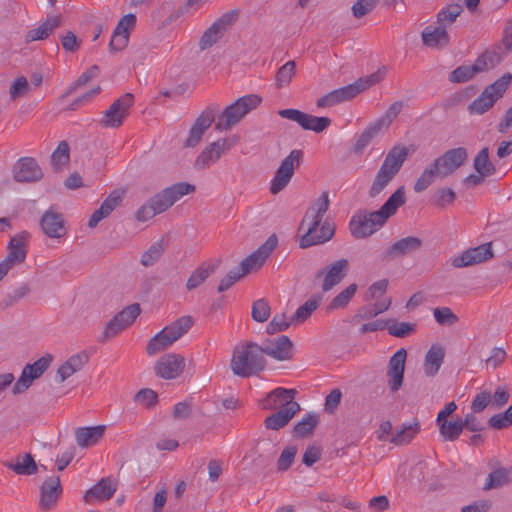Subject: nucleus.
<instances>
[{"mask_svg":"<svg viewBox=\"0 0 512 512\" xmlns=\"http://www.w3.org/2000/svg\"><path fill=\"white\" fill-rule=\"evenodd\" d=\"M329 208V194L324 191L320 197L307 210L300 229L306 227V232L300 239V247L308 248L315 245L323 244L334 236L335 227L329 222H324L318 229L322 219Z\"/></svg>","mask_w":512,"mask_h":512,"instance_id":"f257e3e1","label":"nucleus"},{"mask_svg":"<svg viewBox=\"0 0 512 512\" xmlns=\"http://www.w3.org/2000/svg\"><path fill=\"white\" fill-rule=\"evenodd\" d=\"M195 191V186L179 182L165 188L143 204L136 212V219L141 222L152 219L157 214L165 212L183 196Z\"/></svg>","mask_w":512,"mask_h":512,"instance_id":"f03ea898","label":"nucleus"},{"mask_svg":"<svg viewBox=\"0 0 512 512\" xmlns=\"http://www.w3.org/2000/svg\"><path fill=\"white\" fill-rule=\"evenodd\" d=\"M266 365L261 346L253 342L235 347L230 362L232 372L243 378L256 375Z\"/></svg>","mask_w":512,"mask_h":512,"instance_id":"7ed1b4c3","label":"nucleus"},{"mask_svg":"<svg viewBox=\"0 0 512 512\" xmlns=\"http://www.w3.org/2000/svg\"><path fill=\"white\" fill-rule=\"evenodd\" d=\"M262 102V98L256 94H249L237 99L227 106L218 116L215 129L219 131L229 130L239 123L250 111L256 109Z\"/></svg>","mask_w":512,"mask_h":512,"instance_id":"20e7f679","label":"nucleus"},{"mask_svg":"<svg viewBox=\"0 0 512 512\" xmlns=\"http://www.w3.org/2000/svg\"><path fill=\"white\" fill-rule=\"evenodd\" d=\"M193 320L190 316H183L173 324L166 326L159 333L150 339L147 345V353L155 355L182 337L192 326Z\"/></svg>","mask_w":512,"mask_h":512,"instance_id":"39448f33","label":"nucleus"},{"mask_svg":"<svg viewBox=\"0 0 512 512\" xmlns=\"http://www.w3.org/2000/svg\"><path fill=\"white\" fill-rule=\"evenodd\" d=\"M384 225V205L377 211H358L350 222L351 235L356 239H363L371 236Z\"/></svg>","mask_w":512,"mask_h":512,"instance_id":"423d86ee","label":"nucleus"},{"mask_svg":"<svg viewBox=\"0 0 512 512\" xmlns=\"http://www.w3.org/2000/svg\"><path fill=\"white\" fill-rule=\"evenodd\" d=\"M302 158L303 152L295 149L282 160L270 182V192L272 194H278L288 185L294 175L295 168L300 165Z\"/></svg>","mask_w":512,"mask_h":512,"instance_id":"0eeeda50","label":"nucleus"},{"mask_svg":"<svg viewBox=\"0 0 512 512\" xmlns=\"http://www.w3.org/2000/svg\"><path fill=\"white\" fill-rule=\"evenodd\" d=\"M238 16V10H230L217 18L200 38V49L205 50L217 43V41L235 24Z\"/></svg>","mask_w":512,"mask_h":512,"instance_id":"6e6552de","label":"nucleus"},{"mask_svg":"<svg viewBox=\"0 0 512 512\" xmlns=\"http://www.w3.org/2000/svg\"><path fill=\"white\" fill-rule=\"evenodd\" d=\"M367 305L358 310L353 320H370L384 312V280L373 283L366 292Z\"/></svg>","mask_w":512,"mask_h":512,"instance_id":"1a4fd4ad","label":"nucleus"},{"mask_svg":"<svg viewBox=\"0 0 512 512\" xmlns=\"http://www.w3.org/2000/svg\"><path fill=\"white\" fill-rule=\"evenodd\" d=\"M133 104L134 95L131 93H126L116 99L104 112L103 117L100 120L101 126L106 128L120 127L128 116L129 110Z\"/></svg>","mask_w":512,"mask_h":512,"instance_id":"9d476101","label":"nucleus"},{"mask_svg":"<svg viewBox=\"0 0 512 512\" xmlns=\"http://www.w3.org/2000/svg\"><path fill=\"white\" fill-rule=\"evenodd\" d=\"M52 361L53 356L51 354H46L33 364H27L23 368L19 379L12 388L13 394H21L27 390L32 385V382L39 378L49 368Z\"/></svg>","mask_w":512,"mask_h":512,"instance_id":"9b49d317","label":"nucleus"},{"mask_svg":"<svg viewBox=\"0 0 512 512\" xmlns=\"http://www.w3.org/2000/svg\"><path fill=\"white\" fill-rule=\"evenodd\" d=\"M278 114L285 119L298 123L303 129L320 133L327 129L331 124L328 117H317L304 113L297 109H283Z\"/></svg>","mask_w":512,"mask_h":512,"instance_id":"f8f14e48","label":"nucleus"},{"mask_svg":"<svg viewBox=\"0 0 512 512\" xmlns=\"http://www.w3.org/2000/svg\"><path fill=\"white\" fill-rule=\"evenodd\" d=\"M276 246L277 237L273 234L269 236L265 243H263L256 251L252 252L240 262L238 269L241 274L245 276L251 271L259 269Z\"/></svg>","mask_w":512,"mask_h":512,"instance_id":"ddd939ff","label":"nucleus"},{"mask_svg":"<svg viewBox=\"0 0 512 512\" xmlns=\"http://www.w3.org/2000/svg\"><path fill=\"white\" fill-rule=\"evenodd\" d=\"M218 112L219 106L211 104L198 116L190 128L185 141L186 147H195L200 143L205 131L212 125Z\"/></svg>","mask_w":512,"mask_h":512,"instance_id":"4468645a","label":"nucleus"},{"mask_svg":"<svg viewBox=\"0 0 512 512\" xmlns=\"http://www.w3.org/2000/svg\"><path fill=\"white\" fill-rule=\"evenodd\" d=\"M493 256L491 244H483L474 248L467 249L461 254L450 259V263L455 268H464L482 263Z\"/></svg>","mask_w":512,"mask_h":512,"instance_id":"2eb2a0df","label":"nucleus"},{"mask_svg":"<svg viewBox=\"0 0 512 512\" xmlns=\"http://www.w3.org/2000/svg\"><path fill=\"white\" fill-rule=\"evenodd\" d=\"M407 351L404 348L398 349L390 358L388 363V386L391 391H398L403 384Z\"/></svg>","mask_w":512,"mask_h":512,"instance_id":"dca6fc26","label":"nucleus"},{"mask_svg":"<svg viewBox=\"0 0 512 512\" xmlns=\"http://www.w3.org/2000/svg\"><path fill=\"white\" fill-rule=\"evenodd\" d=\"M231 143L225 139H218L207 146L196 158L195 167L204 170L215 164L221 156L231 149Z\"/></svg>","mask_w":512,"mask_h":512,"instance_id":"f3484780","label":"nucleus"},{"mask_svg":"<svg viewBox=\"0 0 512 512\" xmlns=\"http://www.w3.org/2000/svg\"><path fill=\"white\" fill-rule=\"evenodd\" d=\"M185 359L179 354L169 353L162 356L155 364L157 376L163 379H175L183 371Z\"/></svg>","mask_w":512,"mask_h":512,"instance_id":"a211bd4d","label":"nucleus"},{"mask_svg":"<svg viewBox=\"0 0 512 512\" xmlns=\"http://www.w3.org/2000/svg\"><path fill=\"white\" fill-rule=\"evenodd\" d=\"M348 270L349 261L342 258L328 265L325 269L318 271L317 277L324 276L322 290L324 292L330 291L344 279Z\"/></svg>","mask_w":512,"mask_h":512,"instance_id":"6ab92c4d","label":"nucleus"},{"mask_svg":"<svg viewBox=\"0 0 512 512\" xmlns=\"http://www.w3.org/2000/svg\"><path fill=\"white\" fill-rule=\"evenodd\" d=\"M296 391L294 389L276 388L260 400L259 405L262 409L273 410L280 408H292V405H299L294 401Z\"/></svg>","mask_w":512,"mask_h":512,"instance_id":"aec40b11","label":"nucleus"},{"mask_svg":"<svg viewBox=\"0 0 512 512\" xmlns=\"http://www.w3.org/2000/svg\"><path fill=\"white\" fill-rule=\"evenodd\" d=\"M14 179L17 182H36L43 178V171L32 157L20 158L13 168Z\"/></svg>","mask_w":512,"mask_h":512,"instance_id":"412c9836","label":"nucleus"},{"mask_svg":"<svg viewBox=\"0 0 512 512\" xmlns=\"http://www.w3.org/2000/svg\"><path fill=\"white\" fill-rule=\"evenodd\" d=\"M467 159V151L463 147L450 149L441 157L434 160V163L440 170L441 177L452 174Z\"/></svg>","mask_w":512,"mask_h":512,"instance_id":"4be33fe9","label":"nucleus"},{"mask_svg":"<svg viewBox=\"0 0 512 512\" xmlns=\"http://www.w3.org/2000/svg\"><path fill=\"white\" fill-rule=\"evenodd\" d=\"M30 237L27 231H22L11 237L8 243V254L3 260L10 267L24 262L27 255L26 244Z\"/></svg>","mask_w":512,"mask_h":512,"instance_id":"5701e85b","label":"nucleus"},{"mask_svg":"<svg viewBox=\"0 0 512 512\" xmlns=\"http://www.w3.org/2000/svg\"><path fill=\"white\" fill-rule=\"evenodd\" d=\"M40 491V509L44 511L51 510L56 505L62 493V486L59 476H52L47 478L41 485Z\"/></svg>","mask_w":512,"mask_h":512,"instance_id":"b1692460","label":"nucleus"},{"mask_svg":"<svg viewBox=\"0 0 512 512\" xmlns=\"http://www.w3.org/2000/svg\"><path fill=\"white\" fill-rule=\"evenodd\" d=\"M42 231L50 238H61L66 234L64 219L62 214L47 210L40 221Z\"/></svg>","mask_w":512,"mask_h":512,"instance_id":"393cba45","label":"nucleus"},{"mask_svg":"<svg viewBox=\"0 0 512 512\" xmlns=\"http://www.w3.org/2000/svg\"><path fill=\"white\" fill-rule=\"evenodd\" d=\"M116 492V484L109 478L100 479L93 487L86 491L84 500L86 503L106 501L111 499Z\"/></svg>","mask_w":512,"mask_h":512,"instance_id":"a878e982","label":"nucleus"},{"mask_svg":"<svg viewBox=\"0 0 512 512\" xmlns=\"http://www.w3.org/2000/svg\"><path fill=\"white\" fill-rule=\"evenodd\" d=\"M262 354H266L276 360H288L292 357V342L287 336L278 337L275 342H267L261 346Z\"/></svg>","mask_w":512,"mask_h":512,"instance_id":"bb28decb","label":"nucleus"},{"mask_svg":"<svg viewBox=\"0 0 512 512\" xmlns=\"http://www.w3.org/2000/svg\"><path fill=\"white\" fill-rule=\"evenodd\" d=\"M409 155L404 145L394 146L386 155V184L399 172Z\"/></svg>","mask_w":512,"mask_h":512,"instance_id":"cd10ccee","label":"nucleus"},{"mask_svg":"<svg viewBox=\"0 0 512 512\" xmlns=\"http://www.w3.org/2000/svg\"><path fill=\"white\" fill-rule=\"evenodd\" d=\"M423 44L430 48L446 47L450 42V37L444 25L427 26L421 33Z\"/></svg>","mask_w":512,"mask_h":512,"instance_id":"c85d7f7f","label":"nucleus"},{"mask_svg":"<svg viewBox=\"0 0 512 512\" xmlns=\"http://www.w3.org/2000/svg\"><path fill=\"white\" fill-rule=\"evenodd\" d=\"M62 24L60 16H49L38 27L30 29L25 35V42L47 39Z\"/></svg>","mask_w":512,"mask_h":512,"instance_id":"c756f323","label":"nucleus"},{"mask_svg":"<svg viewBox=\"0 0 512 512\" xmlns=\"http://www.w3.org/2000/svg\"><path fill=\"white\" fill-rule=\"evenodd\" d=\"M422 246V241L418 237L408 236L396 241L386 250V257L397 258L411 254L419 250Z\"/></svg>","mask_w":512,"mask_h":512,"instance_id":"7c9ffc66","label":"nucleus"},{"mask_svg":"<svg viewBox=\"0 0 512 512\" xmlns=\"http://www.w3.org/2000/svg\"><path fill=\"white\" fill-rule=\"evenodd\" d=\"M420 431V422L418 420H414L411 423L402 424L400 429H397L394 433H392L388 440L390 443L396 446L408 445L420 433Z\"/></svg>","mask_w":512,"mask_h":512,"instance_id":"2f4dec72","label":"nucleus"},{"mask_svg":"<svg viewBox=\"0 0 512 512\" xmlns=\"http://www.w3.org/2000/svg\"><path fill=\"white\" fill-rule=\"evenodd\" d=\"M121 195L118 191H114L112 192L104 201L103 203L101 204V206L95 210L93 212V214L91 215L90 219H89V222H88V226L90 228H94L98 225V223L108 217L111 212L117 207L119 206V204L121 203Z\"/></svg>","mask_w":512,"mask_h":512,"instance_id":"473e14b6","label":"nucleus"},{"mask_svg":"<svg viewBox=\"0 0 512 512\" xmlns=\"http://www.w3.org/2000/svg\"><path fill=\"white\" fill-rule=\"evenodd\" d=\"M4 466L17 475L30 476L36 474L38 470L35 460L29 453L18 455L14 459L4 462Z\"/></svg>","mask_w":512,"mask_h":512,"instance_id":"72a5a7b5","label":"nucleus"},{"mask_svg":"<svg viewBox=\"0 0 512 512\" xmlns=\"http://www.w3.org/2000/svg\"><path fill=\"white\" fill-rule=\"evenodd\" d=\"M504 58L505 56L502 53V46L499 45L483 52L478 56L474 64L478 73H481L496 67Z\"/></svg>","mask_w":512,"mask_h":512,"instance_id":"f704fd0d","label":"nucleus"},{"mask_svg":"<svg viewBox=\"0 0 512 512\" xmlns=\"http://www.w3.org/2000/svg\"><path fill=\"white\" fill-rule=\"evenodd\" d=\"M299 410L300 405H292V408H280L265 419V427L270 430H279L285 427Z\"/></svg>","mask_w":512,"mask_h":512,"instance_id":"c9c22d12","label":"nucleus"},{"mask_svg":"<svg viewBox=\"0 0 512 512\" xmlns=\"http://www.w3.org/2000/svg\"><path fill=\"white\" fill-rule=\"evenodd\" d=\"M104 431V425L80 427L75 431L76 442L83 448L93 446L103 437Z\"/></svg>","mask_w":512,"mask_h":512,"instance_id":"e433bc0d","label":"nucleus"},{"mask_svg":"<svg viewBox=\"0 0 512 512\" xmlns=\"http://www.w3.org/2000/svg\"><path fill=\"white\" fill-rule=\"evenodd\" d=\"M445 352L441 346L433 345L427 352L424 361V372L428 376H434L440 369Z\"/></svg>","mask_w":512,"mask_h":512,"instance_id":"4c0bfd02","label":"nucleus"},{"mask_svg":"<svg viewBox=\"0 0 512 512\" xmlns=\"http://www.w3.org/2000/svg\"><path fill=\"white\" fill-rule=\"evenodd\" d=\"M373 81L372 79H359L355 83L335 89V93L337 94L340 102H345L352 100L355 98L359 93L367 89L372 85Z\"/></svg>","mask_w":512,"mask_h":512,"instance_id":"58836bf2","label":"nucleus"},{"mask_svg":"<svg viewBox=\"0 0 512 512\" xmlns=\"http://www.w3.org/2000/svg\"><path fill=\"white\" fill-rule=\"evenodd\" d=\"M373 81L372 79H359L355 83L335 89V93L337 94L340 102H345L352 100L355 98L359 93L367 89L372 85Z\"/></svg>","mask_w":512,"mask_h":512,"instance_id":"ea45409f","label":"nucleus"},{"mask_svg":"<svg viewBox=\"0 0 512 512\" xmlns=\"http://www.w3.org/2000/svg\"><path fill=\"white\" fill-rule=\"evenodd\" d=\"M218 263H204L192 272L187 280L186 287L192 290L200 286L211 274H213Z\"/></svg>","mask_w":512,"mask_h":512,"instance_id":"a19ab883","label":"nucleus"},{"mask_svg":"<svg viewBox=\"0 0 512 512\" xmlns=\"http://www.w3.org/2000/svg\"><path fill=\"white\" fill-rule=\"evenodd\" d=\"M319 422V417L316 413H307L301 421L294 426V435L296 437L304 438L310 436Z\"/></svg>","mask_w":512,"mask_h":512,"instance_id":"79ce46f5","label":"nucleus"},{"mask_svg":"<svg viewBox=\"0 0 512 512\" xmlns=\"http://www.w3.org/2000/svg\"><path fill=\"white\" fill-rule=\"evenodd\" d=\"M473 167L477 173L491 176L495 173L496 168L489 159L488 147L482 148L474 158Z\"/></svg>","mask_w":512,"mask_h":512,"instance_id":"37998d69","label":"nucleus"},{"mask_svg":"<svg viewBox=\"0 0 512 512\" xmlns=\"http://www.w3.org/2000/svg\"><path fill=\"white\" fill-rule=\"evenodd\" d=\"M383 119L380 118L378 121L370 126H368L363 133L359 136L355 146V153H361L374 139L377 135H379L382 128Z\"/></svg>","mask_w":512,"mask_h":512,"instance_id":"c03bdc74","label":"nucleus"},{"mask_svg":"<svg viewBox=\"0 0 512 512\" xmlns=\"http://www.w3.org/2000/svg\"><path fill=\"white\" fill-rule=\"evenodd\" d=\"M416 325L408 322H399L396 319H386V331L397 338H405L414 333Z\"/></svg>","mask_w":512,"mask_h":512,"instance_id":"a18cd8bd","label":"nucleus"},{"mask_svg":"<svg viewBox=\"0 0 512 512\" xmlns=\"http://www.w3.org/2000/svg\"><path fill=\"white\" fill-rule=\"evenodd\" d=\"M437 425L441 436L446 441H454L458 439L463 431V423L460 418L455 421L446 420L441 423H437Z\"/></svg>","mask_w":512,"mask_h":512,"instance_id":"49530a36","label":"nucleus"},{"mask_svg":"<svg viewBox=\"0 0 512 512\" xmlns=\"http://www.w3.org/2000/svg\"><path fill=\"white\" fill-rule=\"evenodd\" d=\"M439 176L441 177L440 170L433 162L421 173L414 185V190L419 193L426 190L433 182L434 179Z\"/></svg>","mask_w":512,"mask_h":512,"instance_id":"de8ad7c7","label":"nucleus"},{"mask_svg":"<svg viewBox=\"0 0 512 512\" xmlns=\"http://www.w3.org/2000/svg\"><path fill=\"white\" fill-rule=\"evenodd\" d=\"M495 102V98L483 90L481 95L469 104L468 111L470 114L482 115L492 108Z\"/></svg>","mask_w":512,"mask_h":512,"instance_id":"09e8293b","label":"nucleus"},{"mask_svg":"<svg viewBox=\"0 0 512 512\" xmlns=\"http://www.w3.org/2000/svg\"><path fill=\"white\" fill-rule=\"evenodd\" d=\"M463 8L460 4H451L441 9L437 14V24L444 25L445 29L452 25L461 14Z\"/></svg>","mask_w":512,"mask_h":512,"instance_id":"8fccbe9b","label":"nucleus"},{"mask_svg":"<svg viewBox=\"0 0 512 512\" xmlns=\"http://www.w3.org/2000/svg\"><path fill=\"white\" fill-rule=\"evenodd\" d=\"M511 471L505 468H499L492 471L484 485V490L496 489L510 482Z\"/></svg>","mask_w":512,"mask_h":512,"instance_id":"3c124183","label":"nucleus"},{"mask_svg":"<svg viewBox=\"0 0 512 512\" xmlns=\"http://www.w3.org/2000/svg\"><path fill=\"white\" fill-rule=\"evenodd\" d=\"M357 291V285L355 283L347 286L343 291H341L337 296H335L328 305V310H336L345 308L351 299L354 297Z\"/></svg>","mask_w":512,"mask_h":512,"instance_id":"603ef678","label":"nucleus"},{"mask_svg":"<svg viewBox=\"0 0 512 512\" xmlns=\"http://www.w3.org/2000/svg\"><path fill=\"white\" fill-rule=\"evenodd\" d=\"M512 81V74L505 73L492 84L488 85L484 90L497 101L506 92Z\"/></svg>","mask_w":512,"mask_h":512,"instance_id":"864d4df0","label":"nucleus"},{"mask_svg":"<svg viewBox=\"0 0 512 512\" xmlns=\"http://www.w3.org/2000/svg\"><path fill=\"white\" fill-rule=\"evenodd\" d=\"M69 159V145L66 141H61L51 155V163L54 170H61L69 162Z\"/></svg>","mask_w":512,"mask_h":512,"instance_id":"5fc2aeb1","label":"nucleus"},{"mask_svg":"<svg viewBox=\"0 0 512 512\" xmlns=\"http://www.w3.org/2000/svg\"><path fill=\"white\" fill-rule=\"evenodd\" d=\"M405 202V188L401 186L386 200V220L395 215L398 208L403 206Z\"/></svg>","mask_w":512,"mask_h":512,"instance_id":"6e6d98bb","label":"nucleus"},{"mask_svg":"<svg viewBox=\"0 0 512 512\" xmlns=\"http://www.w3.org/2000/svg\"><path fill=\"white\" fill-rule=\"evenodd\" d=\"M476 74H478V71L475 64L461 65L450 73L449 80L452 83H464L472 79Z\"/></svg>","mask_w":512,"mask_h":512,"instance_id":"4d7b16f0","label":"nucleus"},{"mask_svg":"<svg viewBox=\"0 0 512 512\" xmlns=\"http://www.w3.org/2000/svg\"><path fill=\"white\" fill-rule=\"evenodd\" d=\"M162 241L153 243L141 256V264L145 267L154 265L164 253Z\"/></svg>","mask_w":512,"mask_h":512,"instance_id":"13d9d810","label":"nucleus"},{"mask_svg":"<svg viewBox=\"0 0 512 512\" xmlns=\"http://www.w3.org/2000/svg\"><path fill=\"white\" fill-rule=\"evenodd\" d=\"M296 64L293 60L282 65L276 74V85L278 88L287 86L295 75Z\"/></svg>","mask_w":512,"mask_h":512,"instance_id":"bf43d9fd","label":"nucleus"},{"mask_svg":"<svg viewBox=\"0 0 512 512\" xmlns=\"http://www.w3.org/2000/svg\"><path fill=\"white\" fill-rule=\"evenodd\" d=\"M128 328L126 324H124L123 320H121L116 314L105 326L103 331V335L100 342H106L108 339L115 337L121 331Z\"/></svg>","mask_w":512,"mask_h":512,"instance_id":"052dcab7","label":"nucleus"},{"mask_svg":"<svg viewBox=\"0 0 512 512\" xmlns=\"http://www.w3.org/2000/svg\"><path fill=\"white\" fill-rule=\"evenodd\" d=\"M433 316L439 325L451 326L458 322V316L449 307H437L433 309Z\"/></svg>","mask_w":512,"mask_h":512,"instance_id":"680f3d73","label":"nucleus"},{"mask_svg":"<svg viewBox=\"0 0 512 512\" xmlns=\"http://www.w3.org/2000/svg\"><path fill=\"white\" fill-rule=\"evenodd\" d=\"M271 313L269 303L265 299H259L252 305V318L253 320L263 323L268 320Z\"/></svg>","mask_w":512,"mask_h":512,"instance_id":"e2e57ef3","label":"nucleus"},{"mask_svg":"<svg viewBox=\"0 0 512 512\" xmlns=\"http://www.w3.org/2000/svg\"><path fill=\"white\" fill-rule=\"evenodd\" d=\"M319 301L316 299H309L303 305L299 306L291 318L292 322H304L313 311L317 309Z\"/></svg>","mask_w":512,"mask_h":512,"instance_id":"0e129e2a","label":"nucleus"},{"mask_svg":"<svg viewBox=\"0 0 512 512\" xmlns=\"http://www.w3.org/2000/svg\"><path fill=\"white\" fill-rule=\"evenodd\" d=\"M297 454L296 446H288L286 447L277 461V469L278 471H286L288 470L294 462L295 456Z\"/></svg>","mask_w":512,"mask_h":512,"instance_id":"69168bd1","label":"nucleus"},{"mask_svg":"<svg viewBox=\"0 0 512 512\" xmlns=\"http://www.w3.org/2000/svg\"><path fill=\"white\" fill-rule=\"evenodd\" d=\"M456 194L451 188L438 189L433 197V203L439 207H445L455 201Z\"/></svg>","mask_w":512,"mask_h":512,"instance_id":"338daca9","label":"nucleus"},{"mask_svg":"<svg viewBox=\"0 0 512 512\" xmlns=\"http://www.w3.org/2000/svg\"><path fill=\"white\" fill-rule=\"evenodd\" d=\"M292 321H288L285 314H276L266 327L268 334H275L286 330Z\"/></svg>","mask_w":512,"mask_h":512,"instance_id":"774afa93","label":"nucleus"}]
</instances>
